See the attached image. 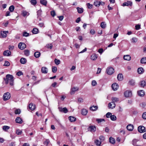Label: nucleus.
I'll return each instance as SVG.
<instances>
[{
  "label": "nucleus",
  "instance_id": "nucleus-1",
  "mask_svg": "<svg viewBox=\"0 0 146 146\" xmlns=\"http://www.w3.org/2000/svg\"><path fill=\"white\" fill-rule=\"evenodd\" d=\"M4 79L6 84H7L9 83L11 86L13 85L14 77L12 75L7 74L6 75V78Z\"/></svg>",
  "mask_w": 146,
  "mask_h": 146
},
{
  "label": "nucleus",
  "instance_id": "nucleus-2",
  "mask_svg": "<svg viewBox=\"0 0 146 146\" xmlns=\"http://www.w3.org/2000/svg\"><path fill=\"white\" fill-rule=\"evenodd\" d=\"M11 97L10 94L9 92H6L4 94L3 96V99L4 101L9 100Z\"/></svg>",
  "mask_w": 146,
  "mask_h": 146
},
{
  "label": "nucleus",
  "instance_id": "nucleus-3",
  "mask_svg": "<svg viewBox=\"0 0 146 146\" xmlns=\"http://www.w3.org/2000/svg\"><path fill=\"white\" fill-rule=\"evenodd\" d=\"M114 72V69L111 67L108 68L106 70V72L109 75L112 74Z\"/></svg>",
  "mask_w": 146,
  "mask_h": 146
},
{
  "label": "nucleus",
  "instance_id": "nucleus-4",
  "mask_svg": "<svg viewBox=\"0 0 146 146\" xmlns=\"http://www.w3.org/2000/svg\"><path fill=\"white\" fill-rule=\"evenodd\" d=\"M124 95L126 97H130L132 96V92L129 90H127L124 93Z\"/></svg>",
  "mask_w": 146,
  "mask_h": 146
},
{
  "label": "nucleus",
  "instance_id": "nucleus-5",
  "mask_svg": "<svg viewBox=\"0 0 146 146\" xmlns=\"http://www.w3.org/2000/svg\"><path fill=\"white\" fill-rule=\"evenodd\" d=\"M138 131L140 133H144L145 131V128L143 126H139L138 127Z\"/></svg>",
  "mask_w": 146,
  "mask_h": 146
},
{
  "label": "nucleus",
  "instance_id": "nucleus-6",
  "mask_svg": "<svg viewBox=\"0 0 146 146\" xmlns=\"http://www.w3.org/2000/svg\"><path fill=\"white\" fill-rule=\"evenodd\" d=\"M26 45L24 43L20 42L18 45V47L21 50H23L26 47Z\"/></svg>",
  "mask_w": 146,
  "mask_h": 146
},
{
  "label": "nucleus",
  "instance_id": "nucleus-7",
  "mask_svg": "<svg viewBox=\"0 0 146 146\" xmlns=\"http://www.w3.org/2000/svg\"><path fill=\"white\" fill-rule=\"evenodd\" d=\"M111 87L113 90L115 91L118 89L119 86L116 83H114L112 85Z\"/></svg>",
  "mask_w": 146,
  "mask_h": 146
},
{
  "label": "nucleus",
  "instance_id": "nucleus-8",
  "mask_svg": "<svg viewBox=\"0 0 146 146\" xmlns=\"http://www.w3.org/2000/svg\"><path fill=\"white\" fill-rule=\"evenodd\" d=\"M11 52L8 50H5L3 53V55L5 56H9L11 55Z\"/></svg>",
  "mask_w": 146,
  "mask_h": 146
},
{
  "label": "nucleus",
  "instance_id": "nucleus-9",
  "mask_svg": "<svg viewBox=\"0 0 146 146\" xmlns=\"http://www.w3.org/2000/svg\"><path fill=\"white\" fill-rule=\"evenodd\" d=\"M29 109L31 110H34L36 108L35 105L32 103H30L29 104Z\"/></svg>",
  "mask_w": 146,
  "mask_h": 146
},
{
  "label": "nucleus",
  "instance_id": "nucleus-10",
  "mask_svg": "<svg viewBox=\"0 0 146 146\" xmlns=\"http://www.w3.org/2000/svg\"><path fill=\"white\" fill-rule=\"evenodd\" d=\"M8 33V31H1V37L5 38L6 37L7 33Z\"/></svg>",
  "mask_w": 146,
  "mask_h": 146
},
{
  "label": "nucleus",
  "instance_id": "nucleus-11",
  "mask_svg": "<svg viewBox=\"0 0 146 146\" xmlns=\"http://www.w3.org/2000/svg\"><path fill=\"white\" fill-rule=\"evenodd\" d=\"M58 108L60 111L62 112L65 113H66L68 112V110L66 107L63 108Z\"/></svg>",
  "mask_w": 146,
  "mask_h": 146
},
{
  "label": "nucleus",
  "instance_id": "nucleus-12",
  "mask_svg": "<svg viewBox=\"0 0 146 146\" xmlns=\"http://www.w3.org/2000/svg\"><path fill=\"white\" fill-rule=\"evenodd\" d=\"M137 93L139 96H143L145 95V92L143 90H140L137 91Z\"/></svg>",
  "mask_w": 146,
  "mask_h": 146
},
{
  "label": "nucleus",
  "instance_id": "nucleus-13",
  "mask_svg": "<svg viewBox=\"0 0 146 146\" xmlns=\"http://www.w3.org/2000/svg\"><path fill=\"white\" fill-rule=\"evenodd\" d=\"M127 129L129 131H132L133 129V126L132 125L129 124L126 127Z\"/></svg>",
  "mask_w": 146,
  "mask_h": 146
},
{
  "label": "nucleus",
  "instance_id": "nucleus-14",
  "mask_svg": "<svg viewBox=\"0 0 146 146\" xmlns=\"http://www.w3.org/2000/svg\"><path fill=\"white\" fill-rule=\"evenodd\" d=\"M123 59L125 60L129 61L131 59V57L129 55H125L123 56Z\"/></svg>",
  "mask_w": 146,
  "mask_h": 146
},
{
  "label": "nucleus",
  "instance_id": "nucleus-15",
  "mask_svg": "<svg viewBox=\"0 0 146 146\" xmlns=\"http://www.w3.org/2000/svg\"><path fill=\"white\" fill-rule=\"evenodd\" d=\"M115 104L112 103L111 102L109 104L108 106L109 108L112 109L115 108Z\"/></svg>",
  "mask_w": 146,
  "mask_h": 146
},
{
  "label": "nucleus",
  "instance_id": "nucleus-16",
  "mask_svg": "<svg viewBox=\"0 0 146 146\" xmlns=\"http://www.w3.org/2000/svg\"><path fill=\"white\" fill-rule=\"evenodd\" d=\"M117 79L119 81H122L123 79V76L122 74H119L117 75Z\"/></svg>",
  "mask_w": 146,
  "mask_h": 146
},
{
  "label": "nucleus",
  "instance_id": "nucleus-17",
  "mask_svg": "<svg viewBox=\"0 0 146 146\" xmlns=\"http://www.w3.org/2000/svg\"><path fill=\"white\" fill-rule=\"evenodd\" d=\"M112 103L115 104V102H117L119 101V98H117L112 97L111 98Z\"/></svg>",
  "mask_w": 146,
  "mask_h": 146
},
{
  "label": "nucleus",
  "instance_id": "nucleus-18",
  "mask_svg": "<svg viewBox=\"0 0 146 146\" xmlns=\"http://www.w3.org/2000/svg\"><path fill=\"white\" fill-rule=\"evenodd\" d=\"M42 72L44 74H46L48 72L47 68L46 67H42L41 68Z\"/></svg>",
  "mask_w": 146,
  "mask_h": 146
},
{
  "label": "nucleus",
  "instance_id": "nucleus-19",
  "mask_svg": "<svg viewBox=\"0 0 146 146\" xmlns=\"http://www.w3.org/2000/svg\"><path fill=\"white\" fill-rule=\"evenodd\" d=\"M78 88L77 87H74L72 88L71 90V91L70 92V94H74L75 91L78 90Z\"/></svg>",
  "mask_w": 146,
  "mask_h": 146
},
{
  "label": "nucleus",
  "instance_id": "nucleus-20",
  "mask_svg": "<svg viewBox=\"0 0 146 146\" xmlns=\"http://www.w3.org/2000/svg\"><path fill=\"white\" fill-rule=\"evenodd\" d=\"M16 123H22V121L21 118L20 117H18L16 118L15 119Z\"/></svg>",
  "mask_w": 146,
  "mask_h": 146
},
{
  "label": "nucleus",
  "instance_id": "nucleus-21",
  "mask_svg": "<svg viewBox=\"0 0 146 146\" xmlns=\"http://www.w3.org/2000/svg\"><path fill=\"white\" fill-rule=\"evenodd\" d=\"M144 72V70L142 67H140L137 69V72L139 74H141Z\"/></svg>",
  "mask_w": 146,
  "mask_h": 146
},
{
  "label": "nucleus",
  "instance_id": "nucleus-22",
  "mask_svg": "<svg viewBox=\"0 0 146 146\" xmlns=\"http://www.w3.org/2000/svg\"><path fill=\"white\" fill-rule=\"evenodd\" d=\"M90 131L91 132H94L96 130V127L94 126H91L89 127Z\"/></svg>",
  "mask_w": 146,
  "mask_h": 146
},
{
  "label": "nucleus",
  "instance_id": "nucleus-23",
  "mask_svg": "<svg viewBox=\"0 0 146 146\" xmlns=\"http://www.w3.org/2000/svg\"><path fill=\"white\" fill-rule=\"evenodd\" d=\"M109 141L110 143L113 144H114L115 143V139L112 137H110L109 139Z\"/></svg>",
  "mask_w": 146,
  "mask_h": 146
},
{
  "label": "nucleus",
  "instance_id": "nucleus-24",
  "mask_svg": "<svg viewBox=\"0 0 146 146\" xmlns=\"http://www.w3.org/2000/svg\"><path fill=\"white\" fill-rule=\"evenodd\" d=\"M131 43H135L137 42L138 38L135 37H133L131 39Z\"/></svg>",
  "mask_w": 146,
  "mask_h": 146
},
{
  "label": "nucleus",
  "instance_id": "nucleus-25",
  "mask_svg": "<svg viewBox=\"0 0 146 146\" xmlns=\"http://www.w3.org/2000/svg\"><path fill=\"white\" fill-rule=\"evenodd\" d=\"M40 55V52L38 51H36L35 52L34 54V56L36 58H38L39 57Z\"/></svg>",
  "mask_w": 146,
  "mask_h": 146
},
{
  "label": "nucleus",
  "instance_id": "nucleus-26",
  "mask_svg": "<svg viewBox=\"0 0 146 146\" xmlns=\"http://www.w3.org/2000/svg\"><path fill=\"white\" fill-rule=\"evenodd\" d=\"M98 106H93L91 107L90 108V110L92 111H95L98 109Z\"/></svg>",
  "mask_w": 146,
  "mask_h": 146
},
{
  "label": "nucleus",
  "instance_id": "nucleus-27",
  "mask_svg": "<svg viewBox=\"0 0 146 146\" xmlns=\"http://www.w3.org/2000/svg\"><path fill=\"white\" fill-rule=\"evenodd\" d=\"M32 32L34 34H37L38 33V30L36 28H34L32 31Z\"/></svg>",
  "mask_w": 146,
  "mask_h": 146
},
{
  "label": "nucleus",
  "instance_id": "nucleus-28",
  "mask_svg": "<svg viewBox=\"0 0 146 146\" xmlns=\"http://www.w3.org/2000/svg\"><path fill=\"white\" fill-rule=\"evenodd\" d=\"M88 113V111L86 109H83L82 110V115H85Z\"/></svg>",
  "mask_w": 146,
  "mask_h": 146
},
{
  "label": "nucleus",
  "instance_id": "nucleus-29",
  "mask_svg": "<svg viewBox=\"0 0 146 146\" xmlns=\"http://www.w3.org/2000/svg\"><path fill=\"white\" fill-rule=\"evenodd\" d=\"M27 60L26 59L24 58H21L20 60V62L21 63L24 64L26 62Z\"/></svg>",
  "mask_w": 146,
  "mask_h": 146
},
{
  "label": "nucleus",
  "instance_id": "nucleus-30",
  "mask_svg": "<svg viewBox=\"0 0 146 146\" xmlns=\"http://www.w3.org/2000/svg\"><path fill=\"white\" fill-rule=\"evenodd\" d=\"M9 128L10 127L6 125L3 126L2 127V129L3 130L5 131H7Z\"/></svg>",
  "mask_w": 146,
  "mask_h": 146
},
{
  "label": "nucleus",
  "instance_id": "nucleus-31",
  "mask_svg": "<svg viewBox=\"0 0 146 146\" xmlns=\"http://www.w3.org/2000/svg\"><path fill=\"white\" fill-rule=\"evenodd\" d=\"M100 26L102 28L105 29L106 26V24L105 22H102L100 24Z\"/></svg>",
  "mask_w": 146,
  "mask_h": 146
},
{
  "label": "nucleus",
  "instance_id": "nucleus-32",
  "mask_svg": "<svg viewBox=\"0 0 146 146\" xmlns=\"http://www.w3.org/2000/svg\"><path fill=\"white\" fill-rule=\"evenodd\" d=\"M68 118L69 119L71 122L74 121L76 120V118L73 116H69L68 117Z\"/></svg>",
  "mask_w": 146,
  "mask_h": 146
},
{
  "label": "nucleus",
  "instance_id": "nucleus-33",
  "mask_svg": "<svg viewBox=\"0 0 146 146\" xmlns=\"http://www.w3.org/2000/svg\"><path fill=\"white\" fill-rule=\"evenodd\" d=\"M95 143L98 146H100L101 142L98 139L95 140L94 141Z\"/></svg>",
  "mask_w": 146,
  "mask_h": 146
},
{
  "label": "nucleus",
  "instance_id": "nucleus-34",
  "mask_svg": "<svg viewBox=\"0 0 146 146\" xmlns=\"http://www.w3.org/2000/svg\"><path fill=\"white\" fill-rule=\"evenodd\" d=\"M140 85L141 87H144L146 85L145 81L144 80L141 81L140 82Z\"/></svg>",
  "mask_w": 146,
  "mask_h": 146
},
{
  "label": "nucleus",
  "instance_id": "nucleus-35",
  "mask_svg": "<svg viewBox=\"0 0 146 146\" xmlns=\"http://www.w3.org/2000/svg\"><path fill=\"white\" fill-rule=\"evenodd\" d=\"M78 12V13H82L83 12V9L82 8H80L79 7L77 8Z\"/></svg>",
  "mask_w": 146,
  "mask_h": 146
},
{
  "label": "nucleus",
  "instance_id": "nucleus-36",
  "mask_svg": "<svg viewBox=\"0 0 146 146\" xmlns=\"http://www.w3.org/2000/svg\"><path fill=\"white\" fill-rule=\"evenodd\" d=\"M97 58V56L96 54H93L91 56V59L93 60H96Z\"/></svg>",
  "mask_w": 146,
  "mask_h": 146
},
{
  "label": "nucleus",
  "instance_id": "nucleus-37",
  "mask_svg": "<svg viewBox=\"0 0 146 146\" xmlns=\"http://www.w3.org/2000/svg\"><path fill=\"white\" fill-rule=\"evenodd\" d=\"M40 3L41 4L46 6L47 3V1L46 0H40Z\"/></svg>",
  "mask_w": 146,
  "mask_h": 146
},
{
  "label": "nucleus",
  "instance_id": "nucleus-38",
  "mask_svg": "<svg viewBox=\"0 0 146 146\" xmlns=\"http://www.w3.org/2000/svg\"><path fill=\"white\" fill-rule=\"evenodd\" d=\"M141 64H145L146 63V57H143L141 60Z\"/></svg>",
  "mask_w": 146,
  "mask_h": 146
},
{
  "label": "nucleus",
  "instance_id": "nucleus-39",
  "mask_svg": "<svg viewBox=\"0 0 146 146\" xmlns=\"http://www.w3.org/2000/svg\"><path fill=\"white\" fill-rule=\"evenodd\" d=\"M100 3V1H96L94 3V5L96 7H99V6Z\"/></svg>",
  "mask_w": 146,
  "mask_h": 146
},
{
  "label": "nucleus",
  "instance_id": "nucleus-40",
  "mask_svg": "<svg viewBox=\"0 0 146 146\" xmlns=\"http://www.w3.org/2000/svg\"><path fill=\"white\" fill-rule=\"evenodd\" d=\"M24 54L27 56H28L29 55L30 52L28 50H25L24 51Z\"/></svg>",
  "mask_w": 146,
  "mask_h": 146
},
{
  "label": "nucleus",
  "instance_id": "nucleus-41",
  "mask_svg": "<svg viewBox=\"0 0 146 146\" xmlns=\"http://www.w3.org/2000/svg\"><path fill=\"white\" fill-rule=\"evenodd\" d=\"M110 118L112 121H115L117 119L116 116L114 115H111Z\"/></svg>",
  "mask_w": 146,
  "mask_h": 146
},
{
  "label": "nucleus",
  "instance_id": "nucleus-42",
  "mask_svg": "<svg viewBox=\"0 0 146 146\" xmlns=\"http://www.w3.org/2000/svg\"><path fill=\"white\" fill-rule=\"evenodd\" d=\"M22 133V131L19 129H17L16 132V134L18 135H21Z\"/></svg>",
  "mask_w": 146,
  "mask_h": 146
},
{
  "label": "nucleus",
  "instance_id": "nucleus-43",
  "mask_svg": "<svg viewBox=\"0 0 146 146\" xmlns=\"http://www.w3.org/2000/svg\"><path fill=\"white\" fill-rule=\"evenodd\" d=\"M129 84L133 86L135 85V81L132 80H130L129 82Z\"/></svg>",
  "mask_w": 146,
  "mask_h": 146
},
{
  "label": "nucleus",
  "instance_id": "nucleus-44",
  "mask_svg": "<svg viewBox=\"0 0 146 146\" xmlns=\"http://www.w3.org/2000/svg\"><path fill=\"white\" fill-rule=\"evenodd\" d=\"M15 7L14 6L11 5L9 8V10L10 11L12 12L14 10Z\"/></svg>",
  "mask_w": 146,
  "mask_h": 146
},
{
  "label": "nucleus",
  "instance_id": "nucleus-45",
  "mask_svg": "<svg viewBox=\"0 0 146 146\" xmlns=\"http://www.w3.org/2000/svg\"><path fill=\"white\" fill-rule=\"evenodd\" d=\"M55 63L57 65H58L60 63V60L55 59H54Z\"/></svg>",
  "mask_w": 146,
  "mask_h": 146
},
{
  "label": "nucleus",
  "instance_id": "nucleus-46",
  "mask_svg": "<svg viewBox=\"0 0 146 146\" xmlns=\"http://www.w3.org/2000/svg\"><path fill=\"white\" fill-rule=\"evenodd\" d=\"M57 68L56 67L53 66L52 67V71L53 73H55L56 72Z\"/></svg>",
  "mask_w": 146,
  "mask_h": 146
},
{
  "label": "nucleus",
  "instance_id": "nucleus-47",
  "mask_svg": "<svg viewBox=\"0 0 146 146\" xmlns=\"http://www.w3.org/2000/svg\"><path fill=\"white\" fill-rule=\"evenodd\" d=\"M42 11L41 10H38L37 12V18L40 16L41 14Z\"/></svg>",
  "mask_w": 146,
  "mask_h": 146
},
{
  "label": "nucleus",
  "instance_id": "nucleus-48",
  "mask_svg": "<svg viewBox=\"0 0 146 146\" xmlns=\"http://www.w3.org/2000/svg\"><path fill=\"white\" fill-rule=\"evenodd\" d=\"M22 14L23 16L25 17L27 15H28L29 13L28 12L25 11H23L22 12Z\"/></svg>",
  "mask_w": 146,
  "mask_h": 146
},
{
  "label": "nucleus",
  "instance_id": "nucleus-49",
  "mask_svg": "<svg viewBox=\"0 0 146 146\" xmlns=\"http://www.w3.org/2000/svg\"><path fill=\"white\" fill-rule=\"evenodd\" d=\"M29 34L26 31H25L23 33V36L25 37H27L29 36Z\"/></svg>",
  "mask_w": 146,
  "mask_h": 146
},
{
  "label": "nucleus",
  "instance_id": "nucleus-50",
  "mask_svg": "<svg viewBox=\"0 0 146 146\" xmlns=\"http://www.w3.org/2000/svg\"><path fill=\"white\" fill-rule=\"evenodd\" d=\"M96 121L98 123H100L102 121H105V120L103 119H97Z\"/></svg>",
  "mask_w": 146,
  "mask_h": 146
},
{
  "label": "nucleus",
  "instance_id": "nucleus-51",
  "mask_svg": "<svg viewBox=\"0 0 146 146\" xmlns=\"http://www.w3.org/2000/svg\"><path fill=\"white\" fill-rule=\"evenodd\" d=\"M139 105L141 107L143 108L146 106V103L145 102H142L140 103Z\"/></svg>",
  "mask_w": 146,
  "mask_h": 146
},
{
  "label": "nucleus",
  "instance_id": "nucleus-52",
  "mask_svg": "<svg viewBox=\"0 0 146 146\" xmlns=\"http://www.w3.org/2000/svg\"><path fill=\"white\" fill-rule=\"evenodd\" d=\"M31 4L35 5L36 4L37 2L36 0H32L30 1Z\"/></svg>",
  "mask_w": 146,
  "mask_h": 146
},
{
  "label": "nucleus",
  "instance_id": "nucleus-53",
  "mask_svg": "<svg viewBox=\"0 0 146 146\" xmlns=\"http://www.w3.org/2000/svg\"><path fill=\"white\" fill-rule=\"evenodd\" d=\"M86 5L88 9H91L93 7V5L89 3H88L86 4Z\"/></svg>",
  "mask_w": 146,
  "mask_h": 146
},
{
  "label": "nucleus",
  "instance_id": "nucleus-54",
  "mask_svg": "<svg viewBox=\"0 0 146 146\" xmlns=\"http://www.w3.org/2000/svg\"><path fill=\"white\" fill-rule=\"evenodd\" d=\"M111 115L112 114L111 113L108 112L106 114V117L107 118H110L111 116Z\"/></svg>",
  "mask_w": 146,
  "mask_h": 146
},
{
  "label": "nucleus",
  "instance_id": "nucleus-55",
  "mask_svg": "<svg viewBox=\"0 0 146 146\" xmlns=\"http://www.w3.org/2000/svg\"><path fill=\"white\" fill-rule=\"evenodd\" d=\"M138 141L136 139H134L132 141V144L134 146L136 145V144L137 142Z\"/></svg>",
  "mask_w": 146,
  "mask_h": 146
},
{
  "label": "nucleus",
  "instance_id": "nucleus-56",
  "mask_svg": "<svg viewBox=\"0 0 146 146\" xmlns=\"http://www.w3.org/2000/svg\"><path fill=\"white\" fill-rule=\"evenodd\" d=\"M10 65V63L8 61H5L4 65L5 66H8Z\"/></svg>",
  "mask_w": 146,
  "mask_h": 146
},
{
  "label": "nucleus",
  "instance_id": "nucleus-57",
  "mask_svg": "<svg viewBox=\"0 0 146 146\" xmlns=\"http://www.w3.org/2000/svg\"><path fill=\"white\" fill-rule=\"evenodd\" d=\"M135 29L136 30H139L140 28L141 25H140L139 24H138V25H135Z\"/></svg>",
  "mask_w": 146,
  "mask_h": 146
},
{
  "label": "nucleus",
  "instance_id": "nucleus-58",
  "mask_svg": "<svg viewBox=\"0 0 146 146\" xmlns=\"http://www.w3.org/2000/svg\"><path fill=\"white\" fill-rule=\"evenodd\" d=\"M97 82L96 81H95L94 80H93L92 81V86H95L96 85H97Z\"/></svg>",
  "mask_w": 146,
  "mask_h": 146
},
{
  "label": "nucleus",
  "instance_id": "nucleus-59",
  "mask_svg": "<svg viewBox=\"0 0 146 146\" xmlns=\"http://www.w3.org/2000/svg\"><path fill=\"white\" fill-rule=\"evenodd\" d=\"M46 46L47 48L50 49H52V44H47Z\"/></svg>",
  "mask_w": 146,
  "mask_h": 146
},
{
  "label": "nucleus",
  "instance_id": "nucleus-60",
  "mask_svg": "<svg viewBox=\"0 0 146 146\" xmlns=\"http://www.w3.org/2000/svg\"><path fill=\"white\" fill-rule=\"evenodd\" d=\"M21 112L20 110L19 109H17L15 111V113L16 114H19Z\"/></svg>",
  "mask_w": 146,
  "mask_h": 146
},
{
  "label": "nucleus",
  "instance_id": "nucleus-61",
  "mask_svg": "<svg viewBox=\"0 0 146 146\" xmlns=\"http://www.w3.org/2000/svg\"><path fill=\"white\" fill-rule=\"evenodd\" d=\"M142 117L144 119H146V112H144L143 113Z\"/></svg>",
  "mask_w": 146,
  "mask_h": 146
},
{
  "label": "nucleus",
  "instance_id": "nucleus-62",
  "mask_svg": "<svg viewBox=\"0 0 146 146\" xmlns=\"http://www.w3.org/2000/svg\"><path fill=\"white\" fill-rule=\"evenodd\" d=\"M100 139L102 141H103L105 139V137L103 136H100L99 137Z\"/></svg>",
  "mask_w": 146,
  "mask_h": 146
},
{
  "label": "nucleus",
  "instance_id": "nucleus-63",
  "mask_svg": "<svg viewBox=\"0 0 146 146\" xmlns=\"http://www.w3.org/2000/svg\"><path fill=\"white\" fill-rule=\"evenodd\" d=\"M14 47L13 46L9 45V46L8 48L9 50H12L13 49Z\"/></svg>",
  "mask_w": 146,
  "mask_h": 146
},
{
  "label": "nucleus",
  "instance_id": "nucleus-64",
  "mask_svg": "<svg viewBox=\"0 0 146 146\" xmlns=\"http://www.w3.org/2000/svg\"><path fill=\"white\" fill-rule=\"evenodd\" d=\"M51 15L53 17H54L56 15L55 11H51Z\"/></svg>",
  "mask_w": 146,
  "mask_h": 146
}]
</instances>
